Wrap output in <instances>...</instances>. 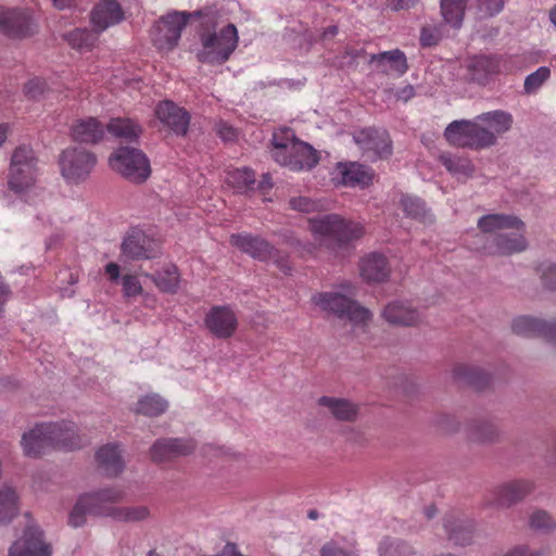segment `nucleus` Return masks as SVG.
<instances>
[{
  "mask_svg": "<svg viewBox=\"0 0 556 556\" xmlns=\"http://www.w3.org/2000/svg\"><path fill=\"white\" fill-rule=\"evenodd\" d=\"M106 130L115 138L124 139L129 142L137 140L142 132L138 123L130 118L123 117L111 118L106 125Z\"/></svg>",
  "mask_w": 556,
  "mask_h": 556,
  "instance_id": "obj_33",
  "label": "nucleus"
},
{
  "mask_svg": "<svg viewBox=\"0 0 556 556\" xmlns=\"http://www.w3.org/2000/svg\"><path fill=\"white\" fill-rule=\"evenodd\" d=\"M97 163L96 155L85 149L68 148L60 155L62 176L71 182L85 180Z\"/></svg>",
  "mask_w": 556,
  "mask_h": 556,
  "instance_id": "obj_12",
  "label": "nucleus"
},
{
  "mask_svg": "<svg viewBox=\"0 0 556 556\" xmlns=\"http://www.w3.org/2000/svg\"><path fill=\"white\" fill-rule=\"evenodd\" d=\"M340 291L318 292L312 296V302L328 316L346 320L355 327H365L372 317L371 312L353 299L354 286L351 282L341 285Z\"/></svg>",
  "mask_w": 556,
  "mask_h": 556,
  "instance_id": "obj_6",
  "label": "nucleus"
},
{
  "mask_svg": "<svg viewBox=\"0 0 556 556\" xmlns=\"http://www.w3.org/2000/svg\"><path fill=\"white\" fill-rule=\"evenodd\" d=\"M167 407V402L159 394H149L138 401L136 413L153 417L163 414Z\"/></svg>",
  "mask_w": 556,
  "mask_h": 556,
  "instance_id": "obj_40",
  "label": "nucleus"
},
{
  "mask_svg": "<svg viewBox=\"0 0 556 556\" xmlns=\"http://www.w3.org/2000/svg\"><path fill=\"white\" fill-rule=\"evenodd\" d=\"M318 405L326 408L327 413L340 421H354L358 414V406L346 399L334 396H321Z\"/></svg>",
  "mask_w": 556,
  "mask_h": 556,
  "instance_id": "obj_28",
  "label": "nucleus"
},
{
  "mask_svg": "<svg viewBox=\"0 0 556 556\" xmlns=\"http://www.w3.org/2000/svg\"><path fill=\"white\" fill-rule=\"evenodd\" d=\"M10 556H51V547L45 543L42 532L29 527L24 535L11 546Z\"/></svg>",
  "mask_w": 556,
  "mask_h": 556,
  "instance_id": "obj_20",
  "label": "nucleus"
},
{
  "mask_svg": "<svg viewBox=\"0 0 556 556\" xmlns=\"http://www.w3.org/2000/svg\"><path fill=\"white\" fill-rule=\"evenodd\" d=\"M465 79L479 86L489 84L501 72L500 61L493 56L473 55L464 65Z\"/></svg>",
  "mask_w": 556,
  "mask_h": 556,
  "instance_id": "obj_16",
  "label": "nucleus"
},
{
  "mask_svg": "<svg viewBox=\"0 0 556 556\" xmlns=\"http://www.w3.org/2000/svg\"><path fill=\"white\" fill-rule=\"evenodd\" d=\"M72 137L80 143L94 144L104 137V126L96 117L79 118L72 125Z\"/></svg>",
  "mask_w": 556,
  "mask_h": 556,
  "instance_id": "obj_25",
  "label": "nucleus"
},
{
  "mask_svg": "<svg viewBox=\"0 0 556 556\" xmlns=\"http://www.w3.org/2000/svg\"><path fill=\"white\" fill-rule=\"evenodd\" d=\"M543 285L554 290L556 289V263H544L541 265Z\"/></svg>",
  "mask_w": 556,
  "mask_h": 556,
  "instance_id": "obj_50",
  "label": "nucleus"
},
{
  "mask_svg": "<svg viewBox=\"0 0 556 556\" xmlns=\"http://www.w3.org/2000/svg\"><path fill=\"white\" fill-rule=\"evenodd\" d=\"M47 90V84L41 78L30 79L24 88L25 94L30 99H38L45 94Z\"/></svg>",
  "mask_w": 556,
  "mask_h": 556,
  "instance_id": "obj_49",
  "label": "nucleus"
},
{
  "mask_svg": "<svg viewBox=\"0 0 556 556\" xmlns=\"http://www.w3.org/2000/svg\"><path fill=\"white\" fill-rule=\"evenodd\" d=\"M121 252L130 261L151 260L161 253L159 243L138 228H132L126 233Z\"/></svg>",
  "mask_w": 556,
  "mask_h": 556,
  "instance_id": "obj_14",
  "label": "nucleus"
},
{
  "mask_svg": "<svg viewBox=\"0 0 556 556\" xmlns=\"http://www.w3.org/2000/svg\"><path fill=\"white\" fill-rule=\"evenodd\" d=\"M9 289L2 281V278L0 277V313L2 312L3 305L7 302L9 298Z\"/></svg>",
  "mask_w": 556,
  "mask_h": 556,
  "instance_id": "obj_59",
  "label": "nucleus"
},
{
  "mask_svg": "<svg viewBox=\"0 0 556 556\" xmlns=\"http://www.w3.org/2000/svg\"><path fill=\"white\" fill-rule=\"evenodd\" d=\"M123 294L125 298H135L143 292L139 278L132 274H126L121 278Z\"/></svg>",
  "mask_w": 556,
  "mask_h": 556,
  "instance_id": "obj_45",
  "label": "nucleus"
},
{
  "mask_svg": "<svg viewBox=\"0 0 556 556\" xmlns=\"http://www.w3.org/2000/svg\"><path fill=\"white\" fill-rule=\"evenodd\" d=\"M273 187L271 177L269 174H265L262 177V180L258 182L257 188L262 192V194H266L268 190Z\"/></svg>",
  "mask_w": 556,
  "mask_h": 556,
  "instance_id": "obj_58",
  "label": "nucleus"
},
{
  "mask_svg": "<svg viewBox=\"0 0 556 556\" xmlns=\"http://www.w3.org/2000/svg\"><path fill=\"white\" fill-rule=\"evenodd\" d=\"M337 33H338L337 26H329L323 33V38L326 39V38L334 37L337 35Z\"/></svg>",
  "mask_w": 556,
  "mask_h": 556,
  "instance_id": "obj_61",
  "label": "nucleus"
},
{
  "mask_svg": "<svg viewBox=\"0 0 556 556\" xmlns=\"http://www.w3.org/2000/svg\"><path fill=\"white\" fill-rule=\"evenodd\" d=\"M338 179L339 184L345 187H361L366 188L372 184L374 172L367 166L359 163H340L338 164Z\"/></svg>",
  "mask_w": 556,
  "mask_h": 556,
  "instance_id": "obj_23",
  "label": "nucleus"
},
{
  "mask_svg": "<svg viewBox=\"0 0 556 556\" xmlns=\"http://www.w3.org/2000/svg\"><path fill=\"white\" fill-rule=\"evenodd\" d=\"M0 31L10 38H25L33 34L27 11L0 7Z\"/></svg>",
  "mask_w": 556,
  "mask_h": 556,
  "instance_id": "obj_18",
  "label": "nucleus"
},
{
  "mask_svg": "<svg viewBox=\"0 0 556 556\" xmlns=\"http://www.w3.org/2000/svg\"><path fill=\"white\" fill-rule=\"evenodd\" d=\"M204 325L217 339H229L238 329V317L228 305L213 306L205 315Z\"/></svg>",
  "mask_w": 556,
  "mask_h": 556,
  "instance_id": "obj_15",
  "label": "nucleus"
},
{
  "mask_svg": "<svg viewBox=\"0 0 556 556\" xmlns=\"http://www.w3.org/2000/svg\"><path fill=\"white\" fill-rule=\"evenodd\" d=\"M503 556H521V548L516 546L506 554H504Z\"/></svg>",
  "mask_w": 556,
  "mask_h": 556,
  "instance_id": "obj_63",
  "label": "nucleus"
},
{
  "mask_svg": "<svg viewBox=\"0 0 556 556\" xmlns=\"http://www.w3.org/2000/svg\"><path fill=\"white\" fill-rule=\"evenodd\" d=\"M97 30H89L87 28H76L66 35L68 45L79 51L91 50L98 41Z\"/></svg>",
  "mask_w": 556,
  "mask_h": 556,
  "instance_id": "obj_38",
  "label": "nucleus"
},
{
  "mask_svg": "<svg viewBox=\"0 0 556 556\" xmlns=\"http://www.w3.org/2000/svg\"><path fill=\"white\" fill-rule=\"evenodd\" d=\"M382 317L389 324L405 327L415 326L420 321L418 311L400 301L389 303L382 312Z\"/></svg>",
  "mask_w": 556,
  "mask_h": 556,
  "instance_id": "obj_26",
  "label": "nucleus"
},
{
  "mask_svg": "<svg viewBox=\"0 0 556 556\" xmlns=\"http://www.w3.org/2000/svg\"><path fill=\"white\" fill-rule=\"evenodd\" d=\"M96 458L101 470L109 477H116L124 469V462L117 444H106L99 448Z\"/></svg>",
  "mask_w": 556,
  "mask_h": 556,
  "instance_id": "obj_29",
  "label": "nucleus"
},
{
  "mask_svg": "<svg viewBox=\"0 0 556 556\" xmlns=\"http://www.w3.org/2000/svg\"><path fill=\"white\" fill-rule=\"evenodd\" d=\"M444 528L448 540L456 545H468L473 538L472 523L454 515L445 518Z\"/></svg>",
  "mask_w": 556,
  "mask_h": 556,
  "instance_id": "obj_31",
  "label": "nucleus"
},
{
  "mask_svg": "<svg viewBox=\"0 0 556 556\" xmlns=\"http://www.w3.org/2000/svg\"><path fill=\"white\" fill-rule=\"evenodd\" d=\"M124 18V10L116 0H100L90 13V21L97 33L119 24Z\"/></svg>",
  "mask_w": 556,
  "mask_h": 556,
  "instance_id": "obj_21",
  "label": "nucleus"
},
{
  "mask_svg": "<svg viewBox=\"0 0 556 556\" xmlns=\"http://www.w3.org/2000/svg\"><path fill=\"white\" fill-rule=\"evenodd\" d=\"M18 496L14 489L3 486L0 489V523L10 522L18 511Z\"/></svg>",
  "mask_w": 556,
  "mask_h": 556,
  "instance_id": "obj_36",
  "label": "nucleus"
},
{
  "mask_svg": "<svg viewBox=\"0 0 556 556\" xmlns=\"http://www.w3.org/2000/svg\"><path fill=\"white\" fill-rule=\"evenodd\" d=\"M452 376L456 382L471 386L477 390H482L490 383V376L484 370L466 364L455 365Z\"/></svg>",
  "mask_w": 556,
  "mask_h": 556,
  "instance_id": "obj_30",
  "label": "nucleus"
},
{
  "mask_svg": "<svg viewBox=\"0 0 556 556\" xmlns=\"http://www.w3.org/2000/svg\"><path fill=\"white\" fill-rule=\"evenodd\" d=\"M201 50L197 59L201 63L220 65L227 62L238 47L237 27L229 23L217 30L214 16H205L199 30Z\"/></svg>",
  "mask_w": 556,
  "mask_h": 556,
  "instance_id": "obj_5",
  "label": "nucleus"
},
{
  "mask_svg": "<svg viewBox=\"0 0 556 556\" xmlns=\"http://www.w3.org/2000/svg\"><path fill=\"white\" fill-rule=\"evenodd\" d=\"M521 496V485L519 482H510L501 486L498 491L497 505L510 506L519 501Z\"/></svg>",
  "mask_w": 556,
  "mask_h": 556,
  "instance_id": "obj_44",
  "label": "nucleus"
},
{
  "mask_svg": "<svg viewBox=\"0 0 556 556\" xmlns=\"http://www.w3.org/2000/svg\"><path fill=\"white\" fill-rule=\"evenodd\" d=\"M442 165L453 175L471 177L475 172V166L471 161L466 157L452 155L451 153H443L440 155Z\"/></svg>",
  "mask_w": 556,
  "mask_h": 556,
  "instance_id": "obj_37",
  "label": "nucleus"
},
{
  "mask_svg": "<svg viewBox=\"0 0 556 556\" xmlns=\"http://www.w3.org/2000/svg\"><path fill=\"white\" fill-rule=\"evenodd\" d=\"M289 204L292 210L303 213L315 212L320 207L319 202L302 195L290 199Z\"/></svg>",
  "mask_w": 556,
  "mask_h": 556,
  "instance_id": "obj_46",
  "label": "nucleus"
},
{
  "mask_svg": "<svg viewBox=\"0 0 556 556\" xmlns=\"http://www.w3.org/2000/svg\"><path fill=\"white\" fill-rule=\"evenodd\" d=\"M481 233L476 238L478 243L473 247L485 255H510L521 250V242L517 236L503 233L505 230L519 229L521 220L510 214H488L478 220Z\"/></svg>",
  "mask_w": 556,
  "mask_h": 556,
  "instance_id": "obj_4",
  "label": "nucleus"
},
{
  "mask_svg": "<svg viewBox=\"0 0 556 556\" xmlns=\"http://www.w3.org/2000/svg\"><path fill=\"white\" fill-rule=\"evenodd\" d=\"M361 276L368 282H381L390 275V266L387 257L374 252L361 260Z\"/></svg>",
  "mask_w": 556,
  "mask_h": 556,
  "instance_id": "obj_24",
  "label": "nucleus"
},
{
  "mask_svg": "<svg viewBox=\"0 0 556 556\" xmlns=\"http://www.w3.org/2000/svg\"><path fill=\"white\" fill-rule=\"evenodd\" d=\"M52 2L59 10H63L72 4V0H52Z\"/></svg>",
  "mask_w": 556,
  "mask_h": 556,
  "instance_id": "obj_60",
  "label": "nucleus"
},
{
  "mask_svg": "<svg viewBox=\"0 0 556 556\" xmlns=\"http://www.w3.org/2000/svg\"><path fill=\"white\" fill-rule=\"evenodd\" d=\"M320 556H358L357 553L341 547L336 542L326 543L320 549Z\"/></svg>",
  "mask_w": 556,
  "mask_h": 556,
  "instance_id": "obj_51",
  "label": "nucleus"
},
{
  "mask_svg": "<svg viewBox=\"0 0 556 556\" xmlns=\"http://www.w3.org/2000/svg\"><path fill=\"white\" fill-rule=\"evenodd\" d=\"M466 9V0H441V13L444 21L453 27H459Z\"/></svg>",
  "mask_w": 556,
  "mask_h": 556,
  "instance_id": "obj_39",
  "label": "nucleus"
},
{
  "mask_svg": "<svg viewBox=\"0 0 556 556\" xmlns=\"http://www.w3.org/2000/svg\"><path fill=\"white\" fill-rule=\"evenodd\" d=\"M125 497V491L121 488L101 489L94 493L81 495L72 509L68 523L72 527H80L85 523L87 515L111 517L122 522L143 521L150 516L147 506H115Z\"/></svg>",
  "mask_w": 556,
  "mask_h": 556,
  "instance_id": "obj_1",
  "label": "nucleus"
},
{
  "mask_svg": "<svg viewBox=\"0 0 556 556\" xmlns=\"http://www.w3.org/2000/svg\"><path fill=\"white\" fill-rule=\"evenodd\" d=\"M508 113L494 111L473 121H454L445 128L444 137L454 147L482 150L495 144L496 137L511 127Z\"/></svg>",
  "mask_w": 556,
  "mask_h": 556,
  "instance_id": "obj_2",
  "label": "nucleus"
},
{
  "mask_svg": "<svg viewBox=\"0 0 556 556\" xmlns=\"http://www.w3.org/2000/svg\"><path fill=\"white\" fill-rule=\"evenodd\" d=\"M478 12L481 17H489L502 11L503 0H476Z\"/></svg>",
  "mask_w": 556,
  "mask_h": 556,
  "instance_id": "obj_47",
  "label": "nucleus"
},
{
  "mask_svg": "<svg viewBox=\"0 0 556 556\" xmlns=\"http://www.w3.org/2000/svg\"><path fill=\"white\" fill-rule=\"evenodd\" d=\"M369 62L383 74L403 75L407 71L405 54L399 49L372 54Z\"/></svg>",
  "mask_w": 556,
  "mask_h": 556,
  "instance_id": "obj_27",
  "label": "nucleus"
},
{
  "mask_svg": "<svg viewBox=\"0 0 556 556\" xmlns=\"http://www.w3.org/2000/svg\"><path fill=\"white\" fill-rule=\"evenodd\" d=\"M551 70L547 66H541L531 73L523 80V91L527 93L536 92L542 85L549 78Z\"/></svg>",
  "mask_w": 556,
  "mask_h": 556,
  "instance_id": "obj_43",
  "label": "nucleus"
},
{
  "mask_svg": "<svg viewBox=\"0 0 556 556\" xmlns=\"http://www.w3.org/2000/svg\"><path fill=\"white\" fill-rule=\"evenodd\" d=\"M8 136V125L0 124V147L4 143Z\"/></svg>",
  "mask_w": 556,
  "mask_h": 556,
  "instance_id": "obj_62",
  "label": "nucleus"
},
{
  "mask_svg": "<svg viewBox=\"0 0 556 556\" xmlns=\"http://www.w3.org/2000/svg\"><path fill=\"white\" fill-rule=\"evenodd\" d=\"M104 271L111 282H117V280L121 278L119 265L114 262L108 263L104 267Z\"/></svg>",
  "mask_w": 556,
  "mask_h": 556,
  "instance_id": "obj_54",
  "label": "nucleus"
},
{
  "mask_svg": "<svg viewBox=\"0 0 556 556\" xmlns=\"http://www.w3.org/2000/svg\"><path fill=\"white\" fill-rule=\"evenodd\" d=\"M112 169L121 174L129 181L141 184L151 174L150 161L146 154L129 147L117 149L109 160Z\"/></svg>",
  "mask_w": 556,
  "mask_h": 556,
  "instance_id": "obj_10",
  "label": "nucleus"
},
{
  "mask_svg": "<svg viewBox=\"0 0 556 556\" xmlns=\"http://www.w3.org/2000/svg\"><path fill=\"white\" fill-rule=\"evenodd\" d=\"M529 526L532 530L548 533L556 528V521L545 510H535L529 517Z\"/></svg>",
  "mask_w": 556,
  "mask_h": 556,
  "instance_id": "obj_42",
  "label": "nucleus"
},
{
  "mask_svg": "<svg viewBox=\"0 0 556 556\" xmlns=\"http://www.w3.org/2000/svg\"><path fill=\"white\" fill-rule=\"evenodd\" d=\"M309 228L314 235L331 239L339 245L348 244L364 235L361 223L344 219L337 214L309 219Z\"/></svg>",
  "mask_w": 556,
  "mask_h": 556,
  "instance_id": "obj_9",
  "label": "nucleus"
},
{
  "mask_svg": "<svg viewBox=\"0 0 556 556\" xmlns=\"http://www.w3.org/2000/svg\"><path fill=\"white\" fill-rule=\"evenodd\" d=\"M356 144L372 157H388L392 153L389 134L384 129L365 128L354 135Z\"/></svg>",
  "mask_w": 556,
  "mask_h": 556,
  "instance_id": "obj_17",
  "label": "nucleus"
},
{
  "mask_svg": "<svg viewBox=\"0 0 556 556\" xmlns=\"http://www.w3.org/2000/svg\"><path fill=\"white\" fill-rule=\"evenodd\" d=\"M232 247L261 262L275 261L287 274L290 268L282 263L278 251L266 239L250 232L232 233L229 237Z\"/></svg>",
  "mask_w": 556,
  "mask_h": 556,
  "instance_id": "obj_11",
  "label": "nucleus"
},
{
  "mask_svg": "<svg viewBox=\"0 0 556 556\" xmlns=\"http://www.w3.org/2000/svg\"><path fill=\"white\" fill-rule=\"evenodd\" d=\"M37 157L29 146H18L12 153L8 185L16 193L31 188L37 177Z\"/></svg>",
  "mask_w": 556,
  "mask_h": 556,
  "instance_id": "obj_8",
  "label": "nucleus"
},
{
  "mask_svg": "<svg viewBox=\"0 0 556 556\" xmlns=\"http://www.w3.org/2000/svg\"><path fill=\"white\" fill-rule=\"evenodd\" d=\"M188 18L189 15L185 12H173L162 17L156 23L153 33L154 46L160 51H168L175 48Z\"/></svg>",
  "mask_w": 556,
  "mask_h": 556,
  "instance_id": "obj_13",
  "label": "nucleus"
},
{
  "mask_svg": "<svg viewBox=\"0 0 556 556\" xmlns=\"http://www.w3.org/2000/svg\"><path fill=\"white\" fill-rule=\"evenodd\" d=\"M205 455H213L217 457H231L232 454L230 453L229 448L223 447V446H214L212 444L204 447Z\"/></svg>",
  "mask_w": 556,
  "mask_h": 556,
  "instance_id": "obj_53",
  "label": "nucleus"
},
{
  "mask_svg": "<svg viewBox=\"0 0 556 556\" xmlns=\"http://www.w3.org/2000/svg\"><path fill=\"white\" fill-rule=\"evenodd\" d=\"M523 337L538 336L547 341L556 342V324H548L542 319L523 316Z\"/></svg>",
  "mask_w": 556,
  "mask_h": 556,
  "instance_id": "obj_35",
  "label": "nucleus"
},
{
  "mask_svg": "<svg viewBox=\"0 0 556 556\" xmlns=\"http://www.w3.org/2000/svg\"><path fill=\"white\" fill-rule=\"evenodd\" d=\"M270 153L278 164L293 172L311 169L319 160L317 151L299 140L291 128H281L274 132Z\"/></svg>",
  "mask_w": 556,
  "mask_h": 556,
  "instance_id": "obj_7",
  "label": "nucleus"
},
{
  "mask_svg": "<svg viewBox=\"0 0 556 556\" xmlns=\"http://www.w3.org/2000/svg\"><path fill=\"white\" fill-rule=\"evenodd\" d=\"M388 1V5L392 9V10H402V9H408L409 7H412L416 0H387Z\"/></svg>",
  "mask_w": 556,
  "mask_h": 556,
  "instance_id": "obj_56",
  "label": "nucleus"
},
{
  "mask_svg": "<svg viewBox=\"0 0 556 556\" xmlns=\"http://www.w3.org/2000/svg\"><path fill=\"white\" fill-rule=\"evenodd\" d=\"M415 96V89L410 85H406L405 87L399 89L396 91V98L402 101H408Z\"/></svg>",
  "mask_w": 556,
  "mask_h": 556,
  "instance_id": "obj_55",
  "label": "nucleus"
},
{
  "mask_svg": "<svg viewBox=\"0 0 556 556\" xmlns=\"http://www.w3.org/2000/svg\"><path fill=\"white\" fill-rule=\"evenodd\" d=\"M401 205L404 213L415 219L426 223L431 217L427 212L426 203L419 198L412 195H404L401 200Z\"/></svg>",
  "mask_w": 556,
  "mask_h": 556,
  "instance_id": "obj_41",
  "label": "nucleus"
},
{
  "mask_svg": "<svg viewBox=\"0 0 556 556\" xmlns=\"http://www.w3.org/2000/svg\"><path fill=\"white\" fill-rule=\"evenodd\" d=\"M21 444L26 456L39 457L49 448L66 451L80 448L84 440L77 433L73 421L62 420L36 425L34 429L23 434Z\"/></svg>",
  "mask_w": 556,
  "mask_h": 556,
  "instance_id": "obj_3",
  "label": "nucleus"
},
{
  "mask_svg": "<svg viewBox=\"0 0 556 556\" xmlns=\"http://www.w3.org/2000/svg\"><path fill=\"white\" fill-rule=\"evenodd\" d=\"M217 134L224 141H232L237 137L236 129L226 123L218 124Z\"/></svg>",
  "mask_w": 556,
  "mask_h": 556,
  "instance_id": "obj_52",
  "label": "nucleus"
},
{
  "mask_svg": "<svg viewBox=\"0 0 556 556\" xmlns=\"http://www.w3.org/2000/svg\"><path fill=\"white\" fill-rule=\"evenodd\" d=\"M155 116L167 128L176 135H186L188 131L190 115L189 113L175 104L173 101L165 100L155 108Z\"/></svg>",
  "mask_w": 556,
  "mask_h": 556,
  "instance_id": "obj_19",
  "label": "nucleus"
},
{
  "mask_svg": "<svg viewBox=\"0 0 556 556\" xmlns=\"http://www.w3.org/2000/svg\"><path fill=\"white\" fill-rule=\"evenodd\" d=\"M194 450V443L188 439H160L150 450L154 463H164L177 456L188 455Z\"/></svg>",
  "mask_w": 556,
  "mask_h": 556,
  "instance_id": "obj_22",
  "label": "nucleus"
},
{
  "mask_svg": "<svg viewBox=\"0 0 556 556\" xmlns=\"http://www.w3.org/2000/svg\"><path fill=\"white\" fill-rule=\"evenodd\" d=\"M225 180L238 193L253 190L256 184L254 172L248 167L229 169Z\"/></svg>",
  "mask_w": 556,
  "mask_h": 556,
  "instance_id": "obj_34",
  "label": "nucleus"
},
{
  "mask_svg": "<svg viewBox=\"0 0 556 556\" xmlns=\"http://www.w3.org/2000/svg\"><path fill=\"white\" fill-rule=\"evenodd\" d=\"M420 42L425 47H430L437 43V38L432 36L427 28H422L420 35Z\"/></svg>",
  "mask_w": 556,
  "mask_h": 556,
  "instance_id": "obj_57",
  "label": "nucleus"
},
{
  "mask_svg": "<svg viewBox=\"0 0 556 556\" xmlns=\"http://www.w3.org/2000/svg\"><path fill=\"white\" fill-rule=\"evenodd\" d=\"M548 17H549L551 23L556 28V5L551 9Z\"/></svg>",
  "mask_w": 556,
  "mask_h": 556,
  "instance_id": "obj_64",
  "label": "nucleus"
},
{
  "mask_svg": "<svg viewBox=\"0 0 556 556\" xmlns=\"http://www.w3.org/2000/svg\"><path fill=\"white\" fill-rule=\"evenodd\" d=\"M146 276L154 282L161 292L174 294L179 288L180 275L174 264H168L162 270L155 274H146Z\"/></svg>",
  "mask_w": 556,
  "mask_h": 556,
  "instance_id": "obj_32",
  "label": "nucleus"
},
{
  "mask_svg": "<svg viewBox=\"0 0 556 556\" xmlns=\"http://www.w3.org/2000/svg\"><path fill=\"white\" fill-rule=\"evenodd\" d=\"M495 435V428L490 422H483L472 429L471 438L478 442L491 441Z\"/></svg>",
  "mask_w": 556,
  "mask_h": 556,
  "instance_id": "obj_48",
  "label": "nucleus"
}]
</instances>
